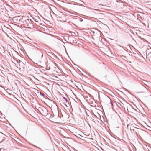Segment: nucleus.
<instances>
[{"mask_svg": "<svg viewBox=\"0 0 151 151\" xmlns=\"http://www.w3.org/2000/svg\"><path fill=\"white\" fill-rule=\"evenodd\" d=\"M40 113L43 116H46L49 114L48 113V111L46 108L44 106L39 107L38 109Z\"/></svg>", "mask_w": 151, "mask_h": 151, "instance_id": "nucleus-1", "label": "nucleus"}, {"mask_svg": "<svg viewBox=\"0 0 151 151\" xmlns=\"http://www.w3.org/2000/svg\"><path fill=\"white\" fill-rule=\"evenodd\" d=\"M30 20L31 19H26L24 20H23V22L24 24H26L27 25V26H28L29 23V20Z\"/></svg>", "mask_w": 151, "mask_h": 151, "instance_id": "nucleus-2", "label": "nucleus"}, {"mask_svg": "<svg viewBox=\"0 0 151 151\" xmlns=\"http://www.w3.org/2000/svg\"><path fill=\"white\" fill-rule=\"evenodd\" d=\"M34 20L35 21V22H36L38 23L39 22V21H40V20L38 17H37V19H35Z\"/></svg>", "mask_w": 151, "mask_h": 151, "instance_id": "nucleus-3", "label": "nucleus"}, {"mask_svg": "<svg viewBox=\"0 0 151 151\" xmlns=\"http://www.w3.org/2000/svg\"><path fill=\"white\" fill-rule=\"evenodd\" d=\"M40 94L41 95V96H43V97H45V96H46L44 94H43V93H42L41 92H40Z\"/></svg>", "mask_w": 151, "mask_h": 151, "instance_id": "nucleus-4", "label": "nucleus"}, {"mask_svg": "<svg viewBox=\"0 0 151 151\" xmlns=\"http://www.w3.org/2000/svg\"><path fill=\"white\" fill-rule=\"evenodd\" d=\"M63 99H64V100L65 101V102L66 103H68V101L67 99L65 97H63Z\"/></svg>", "mask_w": 151, "mask_h": 151, "instance_id": "nucleus-5", "label": "nucleus"}, {"mask_svg": "<svg viewBox=\"0 0 151 151\" xmlns=\"http://www.w3.org/2000/svg\"><path fill=\"white\" fill-rule=\"evenodd\" d=\"M116 1L118 2H120L121 3H123V1H122L121 0H116Z\"/></svg>", "mask_w": 151, "mask_h": 151, "instance_id": "nucleus-6", "label": "nucleus"}, {"mask_svg": "<svg viewBox=\"0 0 151 151\" xmlns=\"http://www.w3.org/2000/svg\"><path fill=\"white\" fill-rule=\"evenodd\" d=\"M40 55H41V58H42L43 56V55L42 51L40 50Z\"/></svg>", "mask_w": 151, "mask_h": 151, "instance_id": "nucleus-7", "label": "nucleus"}, {"mask_svg": "<svg viewBox=\"0 0 151 151\" xmlns=\"http://www.w3.org/2000/svg\"><path fill=\"white\" fill-rule=\"evenodd\" d=\"M0 135L1 136V135H2L4 136H3L4 137H5L4 136L6 137V135H4V134H3L2 133H1V134H0Z\"/></svg>", "mask_w": 151, "mask_h": 151, "instance_id": "nucleus-8", "label": "nucleus"}, {"mask_svg": "<svg viewBox=\"0 0 151 151\" xmlns=\"http://www.w3.org/2000/svg\"><path fill=\"white\" fill-rule=\"evenodd\" d=\"M17 61L18 63H19L21 62V60H18L17 59Z\"/></svg>", "mask_w": 151, "mask_h": 151, "instance_id": "nucleus-9", "label": "nucleus"}, {"mask_svg": "<svg viewBox=\"0 0 151 151\" xmlns=\"http://www.w3.org/2000/svg\"><path fill=\"white\" fill-rule=\"evenodd\" d=\"M37 47H36V46H35V47L36 48H37V50H39V47H39V46H38L37 45Z\"/></svg>", "mask_w": 151, "mask_h": 151, "instance_id": "nucleus-10", "label": "nucleus"}, {"mask_svg": "<svg viewBox=\"0 0 151 151\" xmlns=\"http://www.w3.org/2000/svg\"><path fill=\"white\" fill-rule=\"evenodd\" d=\"M110 103L112 106H113V103L111 100H110Z\"/></svg>", "mask_w": 151, "mask_h": 151, "instance_id": "nucleus-11", "label": "nucleus"}, {"mask_svg": "<svg viewBox=\"0 0 151 151\" xmlns=\"http://www.w3.org/2000/svg\"><path fill=\"white\" fill-rule=\"evenodd\" d=\"M78 135L79 136L78 137H83L82 136L79 134H78Z\"/></svg>", "mask_w": 151, "mask_h": 151, "instance_id": "nucleus-12", "label": "nucleus"}, {"mask_svg": "<svg viewBox=\"0 0 151 151\" xmlns=\"http://www.w3.org/2000/svg\"><path fill=\"white\" fill-rule=\"evenodd\" d=\"M80 21L81 22H82L83 21V20L81 18H80L79 19Z\"/></svg>", "mask_w": 151, "mask_h": 151, "instance_id": "nucleus-13", "label": "nucleus"}, {"mask_svg": "<svg viewBox=\"0 0 151 151\" xmlns=\"http://www.w3.org/2000/svg\"><path fill=\"white\" fill-rule=\"evenodd\" d=\"M79 5L80 6H84L83 5L81 4H79Z\"/></svg>", "mask_w": 151, "mask_h": 151, "instance_id": "nucleus-14", "label": "nucleus"}, {"mask_svg": "<svg viewBox=\"0 0 151 151\" xmlns=\"http://www.w3.org/2000/svg\"><path fill=\"white\" fill-rule=\"evenodd\" d=\"M59 12L61 14H63V13L60 11H59Z\"/></svg>", "mask_w": 151, "mask_h": 151, "instance_id": "nucleus-15", "label": "nucleus"}, {"mask_svg": "<svg viewBox=\"0 0 151 151\" xmlns=\"http://www.w3.org/2000/svg\"><path fill=\"white\" fill-rule=\"evenodd\" d=\"M34 146L35 147H36V148H38L40 149V148H39V147H37V146H35V145H34Z\"/></svg>", "mask_w": 151, "mask_h": 151, "instance_id": "nucleus-16", "label": "nucleus"}, {"mask_svg": "<svg viewBox=\"0 0 151 151\" xmlns=\"http://www.w3.org/2000/svg\"><path fill=\"white\" fill-rule=\"evenodd\" d=\"M77 66L78 67L80 68V67H79V66H78V65H77Z\"/></svg>", "mask_w": 151, "mask_h": 151, "instance_id": "nucleus-17", "label": "nucleus"}, {"mask_svg": "<svg viewBox=\"0 0 151 151\" xmlns=\"http://www.w3.org/2000/svg\"><path fill=\"white\" fill-rule=\"evenodd\" d=\"M119 104L120 105L122 106V105H121V104H119Z\"/></svg>", "mask_w": 151, "mask_h": 151, "instance_id": "nucleus-18", "label": "nucleus"}, {"mask_svg": "<svg viewBox=\"0 0 151 151\" xmlns=\"http://www.w3.org/2000/svg\"><path fill=\"white\" fill-rule=\"evenodd\" d=\"M136 133H137H137L136 132Z\"/></svg>", "mask_w": 151, "mask_h": 151, "instance_id": "nucleus-19", "label": "nucleus"}]
</instances>
